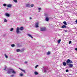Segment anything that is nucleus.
Returning <instances> with one entry per match:
<instances>
[{
	"mask_svg": "<svg viewBox=\"0 0 77 77\" xmlns=\"http://www.w3.org/2000/svg\"><path fill=\"white\" fill-rule=\"evenodd\" d=\"M23 29L24 28L23 26L20 27V28L18 27H17L16 31L17 34H20V33H21V32L19 30H23Z\"/></svg>",
	"mask_w": 77,
	"mask_h": 77,
	"instance_id": "nucleus-1",
	"label": "nucleus"
},
{
	"mask_svg": "<svg viewBox=\"0 0 77 77\" xmlns=\"http://www.w3.org/2000/svg\"><path fill=\"white\" fill-rule=\"evenodd\" d=\"M11 73H12V74H16V72H15L13 69H10L8 70L7 72L8 74H11Z\"/></svg>",
	"mask_w": 77,
	"mask_h": 77,
	"instance_id": "nucleus-2",
	"label": "nucleus"
},
{
	"mask_svg": "<svg viewBox=\"0 0 77 77\" xmlns=\"http://www.w3.org/2000/svg\"><path fill=\"white\" fill-rule=\"evenodd\" d=\"M66 63H67V65H68L69 63H73L72 62V60H70L69 59L67 60V61H66Z\"/></svg>",
	"mask_w": 77,
	"mask_h": 77,
	"instance_id": "nucleus-3",
	"label": "nucleus"
},
{
	"mask_svg": "<svg viewBox=\"0 0 77 77\" xmlns=\"http://www.w3.org/2000/svg\"><path fill=\"white\" fill-rule=\"evenodd\" d=\"M43 69H44V72H45V73H46V72H47V71H48V67H44Z\"/></svg>",
	"mask_w": 77,
	"mask_h": 77,
	"instance_id": "nucleus-4",
	"label": "nucleus"
},
{
	"mask_svg": "<svg viewBox=\"0 0 77 77\" xmlns=\"http://www.w3.org/2000/svg\"><path fill=\"white\" fill-rule=\"evenodd\" d=\"M46 30V28L45 27H43L41 28V31H42V32L44 31H45Z\"/></svg>",
	"mask_w": 77,
	"mask_h": 77,
	"instance_id": "nucleus-5",
	"label": "nucleus"
},
{
	"mask_svg": "<svg viewBox=\"0 0 77 77\" xmlns=\"http://www.w3.org/2000/svg\"><path fill=\"white\" fill-rule=\"evenodd\" d=\"M35 27L36 28H38V27H39V23H36L35 24Z\"/></svg>",
	"mask_w": 77,
	"mask_h": 77,
	"instance_id": "nucleus-6",
	"label": "nucleus"
},
{
	"mask_svg": "<svg viewBox=\"0 0 77 77\" xmlns=\"http://www.w3.org/2000/svg\"><path fill=\"white\" fill-rule=\"evenodd\" d=\"M68 65L69 68H71L73 66V65H72V64H69Z\"/></svg>",
	"mask_w": 77,
	"mask_h": 77,
	"instance_id": "nucleus-7",
	"label": "nucleus"
},
{
	"mask_svg": "<svg viewBox=\"0 0 77 77\" xmlns=\"http://www.w3.org/2000/svg\"><path fill=\"white\" fill-rule=\"evenodd\" d=\"M8 8H11L12 5L11 4H8L7 5Z\"/></svg>",
	"mask_w": 77,
	"mask_h": 77,
	"instance_id": "nucleus-8",
	"label": "nucleus"
},
{
	"mask_svg": "<svg viewBox=\"0 0 77 77\" xmlns=\"http://www.w3.org/2000/svg\"><path fill=\"white\" fill-rule=\"evenodd\" d=\"M63 66H66V65H67V63L66 62H63Z\"/></svg>",
	"mask_w": 77,
	"mask_h": 77,
	"instance_id": "nucleus-9",
	"label": "nucleus"
},
{
	"mask_svg": "<svg viewBox=\"0 0 77 77\" xmlns=\"http://www.w3.org/2000/svg\"><path fill=\"white\" fill-rule=\"evenodd\" d=\"M5 16H6V17H9L10 16V14L8 13H6L5 14Z\"/></svg>",
	"mask_w": 77,
	"mask_h": 77,
	"instance_id": "nucleus-10",
	"label": "nucleus"
},
{
	"mask_svg": "<svg viewBox=\"0 0 77 77\" xmlns=\"http://www.w3.org/2000/svg\"><path fill=\"white\" fill-rule=\"evenodd\" d=\"M20 70L21 71H23V72H24V73H26V71H25V70L23 69H20Z\"/></svg>",
	"mask_w": 77,
	"mask_h": 77,
	"instance_id": "nucleus-11",
	"label": "nucleus"
},
{
	"mask_svg": "<svg viewBox=\"0 0 77 77\" xmlns=\"http://www.w3.org/2000/svg\"><path fill=\"white\" fill-rule=\"evenodd\" d=\"M61 28H66V26L65 25H63L61 26Z\"/></svg>",
	"mask_w": 77,
	"mask_h": 77,
	"instance_id": "nucleus-12",
	"label": "nucleus"
},
{
	"mask_svg": "<svg viewBox=\"0 0 77 77\" xmlns=\"http://www.w3.org/2000/svg\"><path fill=\"white\" fill-rule=\"evenodd\" d=\"M46 21H48V17H46L45 19Z\"/></svg>",
	"mask_w": 77,
	"mask_h": 77,
	"instance_id": "nucleus-13",
	"label": "nucleus"
},
{
	"mask_svg": "<svg viewBox=\"0 0 77 77\" xmlns=\"http://www.w3.org/2000/svg\"><path fill=\"white\" fill-rule=\"evenodd\" d=\"M26 7H28L29 8L30 7V5L29 4H26Z\"/></svg>",
	"mask_w": 77,
	"mask_h": 77,
	"instance_id": "nucleus-14",
	"label": "nucleus"
},
{
	"mask_svg": "<svg viewBox=\"0 0 77 77\" xmlns=\"http://www.w3.org/2000/svg\"><path fill=\"white\" fill-rule=\"evenodd\" d=\"M28 36H29V37H30V38H33V37H32V35L30 34H28Z\"/></svg>",
	"mask_w": 77,
	"mask_h": 77,
	"instance_id": "nucleus-15",
	"label": "nucleus"
},
{
	"mask_svg": "<svg viewBox=\"0 0 77 77\" xmlns=\"http://www.w3.org/2000/svg\"><path fill=\"white\" fill-rule=\"evenodd\" d=\"M60 41H61V39H60L57 41L58 44H60Z\"/></svg>",
	"mask_w": 77,
	"mask_h": 77,
	"instance_id": "nucleus-16",
	"label": "nucleus"
},
{
	"mask_svg": "<svg viewBox=\"0 0 77 77\" xmlns=\"http://www.w3.org/2000/svg\"><path fill=\"white\" fill-rule=\"evenodd\" d=\"M16 51L17 52H20V50L19 49H17Z\"/></svg>",
	"mask_w": 77,
	"mask_h": 77,
	"instance_id": "nucleus-17",
	"label": "nucleus"
},
{
	"mask_svg": "<svg viewBox=\"0 0 77 77\" xmlns=\"http://www.w3.org/2000/svg\"><path fill=\"white\" fill-rule=\"evenodd\" d=\"M34 74L35 75H38V73L37 72H35Z\"/></svg>",
	"mask_w": 77,
	"mask_h": 77,
	"instance_id": "nucleus-18",
	"label": "nucleus"
},
{
	"mask_svg": "<svg viewBox=\"0 0 77 77\" xmlns=\"http://www.w3.org/2000/svg\"><path fill=\"white\" fill-rule=\"evenodd\" d=\"M63 23L64 24V25H67V23H66V22L64 21L63 22Z\"/></svg>",
	"mask_w": 77,
	"mask_h": 77,
	"instance_id": "nucleus-19",
	"label": "nucleus"
},
{
	"mask_svg": "<svg viewBox=\"0 0 77 77\" xmlns=\"http://www.w3.org/2000/svg\"><path fill=\"white\" fill-rule=\"evenodd\" d=\"M24 51V49L23 48L21 50H20V52H23Z\"/></svg>",
	"mask_w": 77,
	"mask_h": 77,
	"instance_id": "nucleus-20",
	"label": "nucleus"
},
{
	"mask_svg": "<svg viewBox=\"0 0 77 77\" xmlns=\"http://www.w3.org/2000/svg\"><path fill=\"white\" fill-rule=\"evenodd\" d=\"M53 18L52 17H49L48 18V20H52Z\"/></svg>",
	"mask_w": 77,
	"mask_h": 77,
	"instance_id": "nucleus-21",
	"label": "nucleus"
},
{
	"mask_svg": "<svg viewBox=\"0 0 77 77\" xmlns=\"http://www.w3.org/2000/svg\"><path fill=\"white\" fill-rule=\"evenodd\" d=\"M13 30H14V28H11L10 29V31H11V32H12V31H13Z\"/></svg>",
	"mask_w": 77,
	"mask_h": 77,
	"instance_id": "nucleus-22",
	"label": "nucleus"
},
{
	"mask_svg": "<svg viewBox=\"0 0 77 77\" xmlns=\"http://www.w3.org/2000/svg\"><path fill=\"white\" fill-rule=\"evenodd\" d=\"M5 56L6 58H8V56L6 55V54H5Z\"/></svg>",
	"mask_w": 77,
	"mask_h": 77,
	"instance_id": "nucleus-23",
	"label": "nucleus"
},
{
	"mask_svg": "<svg viewBox=\"0 0 77 77\" xmlns=\"http://www.w3.org/2000/svg\"><path fill=\"white\" fill-rule=\"evenodd\" d=\"M11 46L12 47H15V45L12 44L11 45Z\"/></svg>",
	"mask_w": 77,
	"mask_h": 77,
	"instance_id": "nucleus-24",
	"label": "nucleus"
},
{
	"mask_svg": "<svg viewBox=\"0 0 77 77\" xmlns=\"http://www.w3.org/2000/svg\"><path fill=\"white\" fill-rule=\"evenodd\" d=\"M20 77H22V76H23V74L20 73Z\"/></svg>",
	"mask_w": 77,
	"mask_h": 77,
	"instance_id": "nucleus-25",
	"label": "nucleus"
},
{
	"mask_svg": "<svg viewBox=\"0 0 77 77\" xmlns=\"http://www.w3.org/2000/svg\"><path fill=\"white\" fill-rule=\"evenodd\" d=\"M7 21H8V20L6 19H4V22L5 23L6 22H7Z\"/></svg>",
	"mask_w": 77,
	"mask_h": 77,
	"instance_id": "nucleus-26",
	"label": "nucleus"
},
{
	"mask_svg": "<svg viewBox=\"0 0 77 77\" xmlns=\"http://www.w3.org/2000/svg\"><path fill=\"white\" fill-rule=\"evenodd\" d=\"M13 1L15 3H17V0H14Z\"/></svg>",
	"mask_w": 77,
	"mask_h": 77,
	"instance_id": "nucleus-27",
	"label": "nucleus"
},
{
	"mask_svg": "<svg viewBox=\"0 0 77 77\" xmlns=\"http://www.w3.org/2000/svg\"><path fill=\"white\" fill-rule=\"evenodd\" d=\"M71 41H69V44H71Z\"/></svg>",
	"mask_w": 77,
	"mask_h": 77,
	"instance_id": "nucleus-28",
	"label": "nucleus"
},
{
	"mask_svg": "<svg viewBox=\"0 0 77 77\" xmlns=\"http://www.w3.org/2000/svg\"><path fill=\"white\" fill-rule=\"evenodd\" d=\"M7 5L5 4H4L3 5V6H6Z\"/></svg>",
	"mask_w": 77,
	"mask_h": 77,
	"instance_id": "nucleus-29",
	"label": "nucleus"
},
{
	"mask_svg": "<svg viewBox=\"0 0 77 77\" xmlns=\"http://www.w3.org/2000/svg\"><path fill=\"white\" fill-rule=\"evenodd\" d=\"M38 11H41V8H38Z\"/></svg>",
	"mask_w": 77,
	"mask_h": 77,
	"instance_id": "nucleus-30",
	"label": "nucleus"
},
{
	"mask_svg": "<svg viewBox=\"0 0 77 77\" xmlns=\"http://www.w3.org/2000/svg\"><path fill=\"white\" fill-rule=\"evenodd\" d=\"M38 65H36L35 66V68H37V67H38Z\"/></svg>",
	"mask_w": 77,
	"mask_h": 77,
	"instance_id": "nucleus-31",
	"label": "nucleus"
},
{
	"mask_svg": "<svg viewBox=\"0 0 77 77\" xmlns=\"http://www.w3.org/2000/svg\"><path fill=\"white\" fill-rule=\"evenodd\" d=\"M66 72H68L69 71V70H68V69H67L66 70Z\"/></svg>",
	"mask_w": 77,
	"mask_h": 77,
	"instance_id": "nucleus-32",
	"label": "nucleus"
},
{
	"mask_svg": "<svg viewBox=\"0 0 77 77\" xmlns=\"http://www.w3.org/2000/svg\"><path fill=\"white\" fill-rule=\"evenodd\" d=\"M34 5L33 4H32L31 5V7H33Z\"/></svg>",
	"mask_w": 77,
	"mask_h": 77,
	"instance_id": "nucleus-33",
	"label": "nucleus"
},
{
	"mask_svg": "<svg viewBox=\"0 0 77 77\" xmlns=\"http://www.w3.org/2000/svg\"><path fill=\"white\" fill-rule=\"evenodd\" d=\"M14 75H11V77H14Z\"/></svg>",
	"mask_w": 77,
	"mask_h": 77,
	"instance_id": "nucleus-34",
	"label": "nucleus"
},
{
	"mask_svg": "<svg viewBox=\"0 0 77 77\" xmlns=\"http://www.w3.org/2000/svg\"><path fill=\"white\" fill-rule=\"evenodd\" d=\"M6 66L5 67V68L4 69V70H6Z\"/></svg>",
	"mask_w": 77,
	"mask_h": 77,
	"instance_id": "nucleus-35",
	"label": "nucleus"
},
{
	"mask_svg": "<svg viewBox=\"0 0 77 77\" xmlns=\"http://www.w3.org/2000/svg\"><path fill=\"white\" fill-rule=\"evenodd\" d=\"M67 31H68L67 30H64V32H65V33L67 32Z\"/></svg>",
	"mask_w": 77,
	"mask_h": 77,
	"instance_id": "nucleus-36",
	"label": "nucleus"
},
{
	"mask_svg": "<svg viewBox=\"0 0 77 77\" xmlns=\"http://www.w3.org/2000/svg\"><path fill=\"white\" fill-rule=\"evenodd\" d=\"M51 53V52H50L49 51H48V55H49V54H50Z\"/></svg>",
	"mask_w": 77,
	"mask_h": 77,
	"instance_id": "nucleus-37",
	"label": "nucleus"
},
{
	"mask_svg": "<svg viewBox=\"0 0 77 77\" xmlns=\"http://www.w3.org/2000/svg\"><path fill=\"white\" fill-rule=\"evenodd\" d=\"M75 24H77V20H76L75 21Z\"/></svg>",
	"mask_w": 77,
	"mask_h": 77,
	"instance_id": "nucleus-38",
	"label": "nucleus"
},
{
	"mask_svg": "<svg viewBox=\"0 0 77 77\" xmlns=\"http://www.w3.org/2000/svg\"><path fill=\"white\" fill-rule=\"evenodd\" d=\"M25 63H27V61H26L24 62Z\"/></svg>",
	"mask_w": 77,
	"mask_h": 77,
	"instance_id": "nucleus-39",
	"label": "nucleus"
},
{
	"mask_svg": "<svg viewBox=\"0 0 77 77\" xmlns=\"http://www.w3.org/2000/svg\"><path fill=\"white\" fill-rule=\"evenodd\" d=\"M32 18L31 17H30L29 18V20H32Z\"/></svg>",
	"mask_w": 77,
	"mask_h": 77,
	"instance_id": "nucleus-40",
	"label": "nucleus"
},
{
	"mask_svg": "<svg viewBox=\"0 0 77 77\" xmlns=\"http://www.w3.org/2000/svg\"><path fill=\"white\" fill-rule=\"evenodd\" d=\"M46 15H47V14H45V17H46Z\"/></svg>",
	"mask_w": 77,
	"mask_h": 77,
	"instance_id": "nucleus-41",
	"label": "nucleus"
},
{
	"mask_svg": "<svg viewBox=\"0 0 77 77\" xmlns=\"http://www.w3.org/2000/svg\"><path fill=\"white\" fill-rule=\"evenodd\" d=\"M75 50L76 51H77V48H75Z\"/></svg>",
	"mask_w": 77,
	"mask_h": 77,
	"instance_id": "nucleus-42",
	"label": "nucleus"
},
{
	"mask_svg": "<svg viewBox=\"0 0 77 77\" xmlns=\"http://www.w3.org/2000/svg\"><path fill=\"white\" fill-rule=\"evenodd\" d=\"M47 55H48V52L47 53Z\"/></svg>",
	"mask_w": 77,
	"mask_h": 77,
	"instance_id": "nucleus-43",
	"label": "nucleus"
},
{
	"mask_svg": "<svg viewBox=\"0 0 77 77\" xmlns=\"http://www.w3.org/2000/svg\"><path fill=\"white\" fill-rule=\"evenodd\" d=\"M40 12V11H39L38 12Z\"/></svg>",
	"mask_w": 77,
	"mask_h": 77,
	"instance_id": "nucleus-44",
	"label": "nucleus"
}]
</instances>
